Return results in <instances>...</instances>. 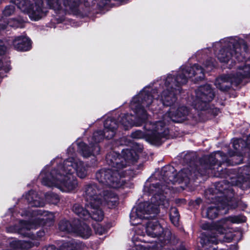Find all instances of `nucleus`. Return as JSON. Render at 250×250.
I'll return each instance as SVG.
<instances>
[{"label":"nucleus","mask_w":250,"mask_h":250,"mask_svg":"<svg viewBox=\"0 0 250 250\" xmlns=\"http://www.w3.org/2000/svg\"><path fill=\"white\" fill-rule=\"evenodd\" d=\"M173 167L167 166L163 169V179L168 185L161 186L160 182L149 184L146 182L144 187L145 194H151V203L139 204L132 210L130 222L132 225H138L134 229L132 241L136 250H161L163 245L168 240L164 228L157 221L149 222L146 227L141 225L143 220L154 217L159 212L158 206H166L168 203L166 194L169 190L170 185L177 181L175 174L172 173Z\"/></svg>","instance_id":"obj_1"},{"label":"nucleus","mask_w":250,"mask_h":250,"mask_svg":"<svg viewBox=\"0 0 250 250\" xmlns=\"http://www.w3.org/2000/svg\"><path fill=\"white\" fill-rule=\"evenodd\" d=\"M204 73L203 68L197 64L192 66H182L179 70L167 75L164 80V85L162 86L160 98L163 105L170 106L169 110L163 116V121H158L160 128L157 135L151 133L148 140L153 143H158L161 139L164 138L168 133L166 125L170 121L180 122L185 120L188 114V110L185 106L173 105L176 100V95L180 92L181 86L186 84L188 79H193L195 82L203 79Z\"/></svg>","instance_id":"obj_2"},{"label":"nucleus","mask_w":250,"mask_h":250,"mask_svg":"<svg viewBox=\"0 0 250 250\" xmlns=\"http://www.w3.org/2000/svg\"><path fill=\"white\" fill-rule=\"evenodd\" d=\"M59 157L52 161L51 163L56 162L58 165L49 173L45 171L46 167L44 168L40 175L42 183L49 187H56L62 192H72L78 186L77 180L72 175L76 173L80 178H85L88 173V166L77 157H69L62 163Z\"/></svg>","instance_id":"obj_3"},{"label":"nucleus","mask_w":250,"mask_h":250,"mask_svg":"<svg viewBox=\"0 0 250 250\" xmlns=\"http://www.w3.org/2000/svg\"><path fill=\"white\" fill-rule=\"evenodd\" d=\"M138 158L136 152L132 149H124L121 155L113 152L106 157L107 164L111 169H102L96 173L97 181L105 187L119 188L124 185L122 177L127 174L124 170L127 166L135 162Z\"/></svg>","instance_id":"obj_4"},{"label":"nucleus","mask_w":250,"mask_h":250,"mask_svg":"<svg viewBox=\"0 0 250 250\" xmlns=\"http://www.w3.org/2000/svg\"><path fill=\"white\" fill-rule=\"evenodd\" d=\"M157 91L146 87L135 96L130 102V108L135 113V116L128 114H122L119 120L125 129L133 125L139 126L147 119L146 109L151 106V109H156L155 103L157 102Z\"/></svg>","instance_id":"obj_5"},{"label":"nucleus","mask_w":250,"mask_h":250,"mask_svg":"<svg viewBox=\"0 0 250 250\" xmlns=\"http://www.w3.org/2000/svg\"><path fill=\"white\" fill-rule=\"evenodd\" d=\"M213 47L214 50L221 48L218 53L215 52V54L220 62L228 64L229 68L233 66L235 59L238 62L245 60V53L247 50L244 41L237 37L222 40L215 42Z\"/></svg>","instance_id":"obj_6"},{"label":"nucleus","mask_w":250,"mask_h":250,"mask_svg":"<svg viewBox=\"0 0 250 250\" xmlns=\"http://www.w3.org/2000/svg\"><path fill=\"white\" fill-rule=\"evenodd\" d=\"M246 220L245 216L238 215L223 218L213 225H210L208 223L203 224L202 228L205 230H210L211 234L208 233V236L202 237V245H216L219 242H230L234 238V235L227 232V229H229L231 223L238 224L244 222Z\"/></svg>","instance_id":"obj_7"},{"label":"nucleus","mask_w":250,"mask_h":250,"mask_svg":"<svg viewBox=\"0 0 250 250\" xmlns=\"http://www.w3.org/2000/svg\"><path fill=\"white\" fill-rule=\"evenodd\" d=\"M118 126L114 120L107 118L104 123V135L101 130L95 132L91 138V140L89 141L90 146H88L83 142L78 143V149L84 158H88L98 154L100 149L97 144L104 139V136L108 139L112 138L116 133Z\"/></svg>","instance_id":"obj_8"},{"label":"nucleus","mask_w":250,"mask_h":250,"mask_svg":"<svg viewBox=\"0 0 250 250\" xmlns=\"http://www.w3.org/2000/svg\"><path fill=\"white\" fill-rule=\"evenodd\" d=\"M84 196L86 200L85 206L91 209L92 219L96 221H101L104 216L102 210L98 209L102 205V195L100 189L95 184L87 186L84 189Z\"/></svg>","instance_id":"obj_9"},{"label":"nucleus","mask_w":250,"mask_h":250,"mask_svg":"<svg viewBox=\"0 0 250 250\" xmlns=\"http://www.w3.org/2000/svg\"><path fill=\"white\" fill-rule=\"evenodd\" d=\"M236 74L221 76L216 79L215 84L221 90H226L231 84H238L243 79L250 77V66L241 65L237 66Z\"/></svg>","instance_id":"obj_10"},{"label":"nucleus","mask_w":250,"mask_h":250,"mask_svg":"<svg viewBox=\"0 0 250 250\" xmlns=\"http://www.w3.org/2000/svg\"><path fill=\"white\" fill-rule=\"evenodd\" d=\"M16 5L21 11L27 12L33 20L38 21L46 15V9L43 6L42 0H33L30 3L28 0H15Z\"/></svg>","instance_id":"obj_11"},{"label":"nucleus","mask_w":250,"mask_h":250,"mask_svg":"<svg viewBox=\"0 0 250 250\" xmlns=\"http://www.w3.org/2000/svg\"><path fill=\"white\" fill-rule=\"evenodd\" d=\"M214 96V92L210 85L201 86L196 91V97L192 105L197 110H206L208 103L213 100Z\"/></svg>","instance_id":"obj_12"},{"label":"nucleus","mask_w":250,"mask_h":250,"mask_svg":"<svg viewBox=\"0 0 250 250\" xmlns=\"http://www.w3.org/2000/svg\"><path fill=\"white\" fill-rule=\"evenodd\" d=\"M50 8L57 13L73 11L80 3L81 0H46Z\"/></svg>","instance_id":"obj_13"},{"label":"nucleus","mask_w":250,"mask_h":250,"mask_svg":"<svg viewBox=\"0 0 250 250\" xmlns=\"http://www.w3.org/2000/svg\"><path fill=\"white\" fill-rule=\"evenodd\" d=\"M34 225H36V224L30 221H21L20 222V228L16 227L13 229L10 227L7 229V231L11 232H18L22 235L31 237L32 239L41 238L44 236V232L43 231L38 232L36 236L29 232L30 230L35 229L37 228L36 227L35 228H31Z\"/></svg>","instance_id":"obj_14"},{"label":"nucleus","mask_w":250,"mask_h":250,"mask_svg":"<svg viewBox=\"0 0 250 250\" xmlns=\"http://www.w3.org/2000/svg\"><path fill=\"white\" fill-rule=\"evenodd\" d=\"M31 215L32 218L30 222L36 224L31 228H35L38 226L44 225L46 224H49L50 225L52 223L54 218L53 213L39 209L33 210Z\"/></svg>","instance_id":"obj_15"},{"label":"nucleus","mask_w":250,"mask_h":250,"mask_svg":"<svg viewBox=\"0 0 250 250\" xmlns=\"http://www.w3.org/2000/svg\"><path fill=\"white\" fill-rule=\"evenodd\" d=\"M145 128L147 131L146 132V134H145L142 131L138 130L132 132L131 133V137L132 138L137 139H142L145 137L147 141L153 145H158L161 143L162 139H161L158 143H153L151 142L148 138L149 134L153 133V132H154V134L155 133V135L158 134V128H160V126L158 121H156L153 123H146L145 125Z\"/></svg>","instance_id":"obj_16"},{"label":"nucleus","mask_w":250,"mask_h":250,"mask_svg":"<svg viewBox=\"0 0 250 250\" xmlns=\"http://www.w3.org/2000/svg\"><path fill=\"white\" fill-rule=\"evenodd\" d=\"M239 174L236 180L233 178H231V184L243 188L250 187V165L245 166L243 168H241Z\"/></svg>","instance_id":"obj_17"},{"label":"nucleus","mask_w":250,"mask_h":250,"mask_svg":"<svg viewBox=\"0 0 250 250\" xmlns=\"http://www.w3.org/2000/svg\"><path fill=\"white\" fill-rule=\"evenodd\" d=\"M13 46L17 50L26 51L31 48V43L27 37L21 36L15 38L13 41Z\"/></svg>","instance_id":"obj_18"},{"label":"nucleus","mask_w":250,"mask_h":250,"mask_svg":"<svg viewBox=\"0 0 250 250\" xmlns=\"http://www.w3.org/2000/svg\"><path fill=\"white\" fill-rule=\"evenodd\" d=\"M103 198L104 201L102 200V204L100 205L99 207H98V209L102 210L101 207L105 204H106L109 208H113L118 203V198L117 196L111 191H104Z\"/></svg>","instance_id":"obj_19"},{"label":"nucleus","mask_w":250,"mask_h":250,"mask_svg":"<svg viewBox=\"0 0 250 250\" xmlns=\"http://www.w3.org/2000/svg\"><path fill=\"white\" fill-rule=\"evenodd\" d=\"M25 198L29 204L34 207H42L45 205V201L41 198V195L33 190L30 191L25 195Z\"/></svg>","instance_id":"obj_20"},{"label":"nucleus","mask_w":250,"mask_h":250,"mask_svg":"<svg viewBox=\"0 0 250 250\" xmlns=\"http://www.w3.org/2000/svg\"><path fill=\"white\" fill-rule=\"evenodd\" d=\"M215 156L213 154L210 155V156L206 158V163L205 166H203V167H204L206 169L205 172H200L201 174H209L211 173L212 174H214L215 176H218L217 173L215 172V167L216 166V158L214 157Z\"/></svg>","instance_id":"obj_21"},{"label":"nucleus","mask_w":250,"mask_h":250,"mask_svg":"<svg viewBox=\"0 0 250 250\" xmlns=\"http://www.w3.org/2000/svg\"><path fill=\"white\" fill-rule=\"evenodd\" d=\"M86 209H84L83 207L79 204H76L73 206V210L80 217L84 220L88 219L90 217L92 218L91 209L87 208L86 206Z\"/></svg>","instance_id":"obj_22"},{"label":"nucleus","mask_w":250,"mask_h":250,"mask_svg":"<svg viewBox=\"0 0 250 250\" xmlns=\"http://www.w3.org/2000/svg\"><path fill=\"white\" fill-rule=\"evenodd\" d=\"M74 233L82 238H88L91 235L92 230L88 225L83 223L75 228Z\"/></svg>","instance_id":"obj_23"},{"label":"nucleus","mask_w":250,"mask_h":250,"mask_svg":"<svg viewBox=\"0 0 250 250\" xmlns=\"http://www.w3.org/2000/svg\"><path fill=\"white\" fill-rule=\"evenodd\" d=\"M59 229L62 231L74 233L75 228L72 226L69 222L66 220H62L59 223Z\"/></svg>","instance_id":"obj_24"},{"label":"nucleus","mask_w":250,"mask_h":250,"mask_svg":"<svg viewBox=\"0 0 250 250\" xmlns=\"http://www.w3.org/2000/svg\"><path fill=\"white\" fill-rule=\"evenodd\" d=\"M170 219L174 226H177L179 224V214L177 208H173L170 210Z\"/></svg>","instance_id":"obj_25"},{"label":"nucleus","mask_w":250,"mask_h":250,"mask_svg":"<svg viewBox=\"0 0 250 250\" xmlns=\"http://www.w3.org/2000/svg\"><path fill=\"white\" fill-rule=\"evenodd\" d=\"M218 213V209L216 207H210L206 210V216L210 219L215 218Z\"/></svg>","instance_id":"obj_26"},{"label":"nucleus","mask_w":250,"mask_h":250,"mask_svg":"<svg viewBox=\"0 0 250 250\" xmlns=\"http://www.w3.org/2000/svg\"><path fill=\"white\" fill-rule=\"evenodd\" d=\"M45 200L50 203L56 204L60 200L59 196L53 193H48L44 195Z\"/></svg>","instance_id":"obj_27"},{"label":"nucleus","mask_w":250,"mask_h":250,"mask_svg":"<svg viewBox=\"0 0 250 250\" xmlns=\"http://www.w3.org/2000/svg\"><path fill=\"white\" fill-rule=\"evenodd\" d=\"M191 170L189 168H184L181 170L178 174V177H180L182 180H184L186 178L189 179L192 177Z\"/></svg>","instance_id":"obj_28"},{"label":"nucleus","mask_w":250,"mask_h":250,"mask_svg":"<svg viewBox=\"0 0 250 250\" xmlns=\"http://www.w3.org/2000/svg\"><path fill=\"white\" fill-rule=\"evenodd\" d=\"M247 141L244 143V141L241 139H236L233 140L232 143V146L234 149L236 150H239L240 147H248L246 146V143Z\"/></svg>","instance_id":"obj_29"},{"label":"nucleus","mask_w":250,"mask_h":250,"mask_svg":"<svg viewBox=\"0 0 250 250\" xmlns=\"http://www.w3.org/2000/svg\"><path fill=\"white\" fill-rule=\"evenodd\" d=\"M3 20L0 19V29H3L6 28L7 24H9L12 27H18L19 24L18 21L14 19H11L10 21H9L7 23H3Z\"/></svg>","instance_id":"obj_30"},{"label":"nucleus","mask_w":250,"mask_h":250,"mask_svg":"<svg viewBox=\"0 0 250 250\" xmlns=\"http://www.w3.org/2000/svg\"><path fill=\"white\" fill-rule=\"evenodd\" d=\"M15 10V8L14 3H12L9 5L5 7L3 11V14L5 16H9L13 14Z\"/></svg>","instance_id":"obj_31"},{"label":"nucleus","mask_w":250,"mask_h":250,"mask_svg":"<svg viewBox=\"0 0 250 250\" xmlns=\"http://www.w3.org/2000/svg\"><path fill=\"white\" fill-rule=\"evenodd\" d=\"M73 244H75L73 241H70L64 242L61 246L60 250H74L75 247L73 246Z\"/></svg>","instance_id":"obj_32"},{"label":"nucleus","mask_w":250,"mask_h":250,"mask_svg":"<svg viewBox=\"0 0 250 250\" xmlns=\"http://www.w3.org/2000/svg\"><path fill=\"white\" fill-rule=\"evenodd\" d=\"M94 229L95 232L99 235H102L106 231V229L99 224L94 226Z\"/></svg>","instance_id":"obj_33"},{"label":"nucleus","mask_w":250,"mask_h":250,"mask_svg":"<svg viewBox=\"0 0 250 250\" xmlns=\"http://www.w3.org/2000/svg\"><path fill=\"white\" fill-rule=\"evenodd\" d=\"M215 67V64L212 62H207L205 64V67L207 71H209Z\"/></svg>","instance_id":"obj_34"},{"label":"nucleus","mask_w":250,"mask_h":250,"mask_svg":"<svg viewBox=\"0 0 250 250\" xmlns=\"http://www.w3.org/2000/svg\"><path fill=\"white\" fill-rule=\"evenodd\" d=\"M68 153L69 155L72 154L74 152V147L72 146H69L67 149Z\"/></svg>","instance_id":"obj_35"},{"label":"nucleus","mask_w":250,"mask_h":250,"mask_svg":"<svg viewBox=\"0 0 250 250\" xmlns=\"http://www.w3.org/2000/svg\"><path fill=\"white\" fill-rule=\"evenodd\" d=\"M246 146L250 149V135L247 138Z\"/></svg>","instance_id":"obj_36"},{"label":"nucleus","mask_w":250,"mask_h":250,"mask_svg":"<svg viewBox=\"0 0 250 250\" xmlns=\"http://www.w3.org/2000/svg\"><path fill=\"white\" fill-rule=\"evenodd\" d=\"M31 242H25L24 246L26 248H29L32 247V244H31Z\"/></svg>","instance_id":"obj_37"},{"label":"nucleus","mask_w":250,"mask_h":250,"mask_svg":"<svg viewBox=\"0 0 250 250\" xmlns=\"http://www.w3.org/2000/svg\"><path fill=\"white\" fill-rule=\"evenodd\" d=\"M238 248L236 245L232 246L230 249V250H237Z\"/></svg>","instance_id":"obj_38"},{"label":"nucleus","mask_w":250,"mask_h":250,"mask_svg":"<svg viewBox=\"0 0 250 250\" xmlns=\"http://www.w3.org/2000/svg\"><path fill=\"white\" fill-rule=\"evenodd\" d=\"M125 140H126V138H125V137H124V138H123L122 139V141H124V142H124L125 145H128V142H126L125 141Z\"/></svg>","instance_id":"obj_39"},{"label":"nucleus","mask_w":250,"mask_h":250,"mask_svg":"<svg viewBox=\"0 0 250 250\" xmlns=\"http://www.w3.org/2000/svg\"><path fill=\"white\" fill-rule=\"evenodd\" d=\"M178 250H187L184 246H181Z\"/></svg>","instance_id":"obj_40"},{"label":"nucleus","mask_w":250,"mask_h":250,"mask_svg":"<svg viewBox=\"0 0 250 250\" xmlns=\"http://www.w3.org/2000/svg\"><path fill=\"white\" fill-rule=\"evenodd\" d=\"M216 155H219L220 156H221V154H222V152H220V151H218L216 153Z\"/></svg>","instance_id":"obj_41"},{"label":"nucleus","mask_w":250,"mask_h":250,"mask_svg":"<svg viewBox=\"0 0 250 250\" xmlns=\"http://www.w3.org/2000/svg\"><path fill=\"white\" fill-rule=\"evenodd\" d=\"M219 167H220V166L218 165L217 168L219 169Z\"/></svg>","instance_id":"obj_42"},{"label":"nucleus","mask_w":250,"mask_h":250,"mask_svg":"<svg viewBox=\"0 0 250 250\" xmlns=\"http://www.w3.org/2000/svg\"><path fill=\"white\" fill-rule=\"evenodd\" d=\"M24 244H22L23 246H21V247H23V246H24V247H25V246H24Z\"/></svg>","instance_id":"obj_43"}]
</instances>
